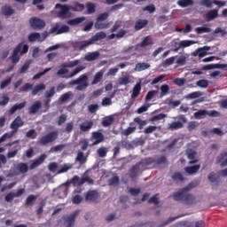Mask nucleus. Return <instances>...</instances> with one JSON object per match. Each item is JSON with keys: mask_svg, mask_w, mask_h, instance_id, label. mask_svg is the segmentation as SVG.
Listing matches in <instances>:
<instances>
[{"mask_svg": "<svg viewBox=\"0 0 227 227\" xmlns=\"http://www.w3.org/2000/svg\"><path fill=\"white\" fill-rule=\"evenodd\" d=\"M200 185V180L191 182L186 187L181 189L179 192L173 194L175 201H184L185 205H192L194 203V197L189 193L191 189L198 187Z\"/></svg>", "mask_w": 227, "mask_h": 227, "instance_id": "nucleus-1", "label": "nucleus"}, {"mask_svg": "<svg viewBox=\"0 0 227 227\" xmlns=\"http://www.w3.org/2000/svg\"><path fill=\"white\" fill-rule=\"evenodd\" d=\"M107 37V34L106 32H98L96 33L92 37H90V40L85 41H75L73 43V47L76 51H84L87 47H90V45H93L95 42H98L100 40H104V38Z\"/></svg>", "mask_w": 227, "mask_h": 227, "instance_id": "nucleus-2", "label": "nucleus"}, {"mask_svg": "<svg viewBox=\"0 0 227 227\" xmlns=\"http://www.w3.org/2000/svg\"><path fill=\"white\" fill-rule=\"evenodd\" d=\"M155 160L153 158H145L139 162L136 163L130 169H129V178H136L137 174L139 173V169H150V166L154 163Z\"/></svg>", "mask_w": 227, "mask_h": 227, "instance_id": "nucleus-3", "label": "nucleus"}, {"mask_svg": "<svg viewBox=\"0 0 227 227\" xmlns=\"http://www.w3.org/2000/svg\"><path fill=\"white\" fill-rule=\"evenodd\" d=\"M29 51V46L27 44H24V43H20L13 50L12 55L11 57L12 62L16 64L20 61V57H19V54L20 56L24 54H27Z\"/></svg>", "mask_w": 227, "mask_h": 227, "instance_id": "nucleus-4", "label": "nucleus"}, {"mask_svg": "<svg viewBox=\"0 0 227 227\" xmlns=\"http://www.w3.org/2000/svg\"><path fill=\"white\" fill-rule=\"evenodd\" d=\"M55 9L59 10L57 12L58 19L65 20V19H68V13H70V10H72V5L56 4Z\"/></svg>", "mask_w": 227, "mask_h": 227, "instance_id": "nucleus-5", "label": "nucleus"}, {"mask_svg": "<svg viewBox=\"0 0 227 227\" xmlns=\"http://www.w3.org/2000/svg\"><path fill=\"white\" fill-rule=\"evenodd\" d=\"M194 43H196V42L191 41V40H183L180 43L176 41H173L171 43L172 48L170 49V51L172 52H178L180 49H185V47H191V45H194Z\"/></svg>", "mask_w": 227, "mask_h": 227, "instance_id": "nucleus-6", "label": "nucleus"}, {"mask_svg": "<svg viewBox=\"0 0 227 227\" xmlns=\"http://www.w3.org/2000/svg\"><path fill=\"white\" fill-rule=\"evenodd\" d=\"M70 84L73 86L77 84L76 90L78 91H82L84 90L85 88L89 86L88 75L86 74L81 75L78 79L71 81Z\"/></svg>", "mask_w": 227, "mask_h": 227, "instance_id": "nucleus-7", "label": "nucleus"}, {"mask_svg": "<svg viewBox=\"0 0 227 227\" xmlns=\"http://www.w3.org/2000/svg\"><path fill=\"white\" fill-rule=\"evenodd\" d=\"M58 139V131H51L43 136L39 139V144L42 146H45V145H49V143H54Z\"/></svg>", "mask_w": 227, "mask_h": 227, "instance_id": "nucleus-8", "label": "nucleus"}, {"mask_svg": "<svg viewBox=\"0 0 227 227\" xmlns=\"http://www.w3.org/2000/svg\"><path fill=\"white\" fill-rule=\"evenodd\" d=\"M24 126V121H22V118H20V116H17L14 121L11 123V129H12V136H13V134H17V132H19V129H20V127Z\"/></svg>", "mask_w": 227, "mask_h": 227, "instance_id": "nucleus-9", "label": "nucleus"}, {"mask_svg": "<svg viewBox=\"0 0 227 227\" xmlns=\"http://www.w3.org/2000/svg\"><path fill=\"white\" fill-rule=\"evenodd\" d=\"M26 192V190L24 188H21L20 190L17 191V192H9L5 195V201H7V203H12V201H13V198H20V196H22V194H24Z\"/></svg>", "mask_w": 227, "mask_h": 227, "instance_id": "nucleus-10", "label": "nucleus"}, {"mask_svg": "<svg viewBox=\"0 0 227 227\" xmlns=\"http://www.w3.org/2000/svg\"><path fill=\"white\" fill-rule=\"evenodd\" d=\"M98 198H100V194L96 190L89 191L85 195V200L90 203H97Z\"/></svg>", "mask_w": 227, "mask_h": 227, "instance_id": "nucleus-11", "label": "nucleus"}, {"mask_svg": "<svg viewBox=\"0 0 227 227\" xmlns=\"http://www.w3.org/2000/svg\"><path fill=\"white\" fill-rule=\"evenodd\" d=\"M29 23L33 29H43V27H45V21L40 18H31Z\"/></svg>", "mask_w": 227, "mask_h": 227, "instance_id": "nucleus-12", "label": "nucleus"}, {"mask_svg": "<svg viewBox=\"0 0 227 227\" xmlns=\"http://www.w3.org/2000/svg\"><path fill=\"white\" fill-rule=\"evenodd\" d=\"M50 31L51 33H55L56 35H63V33H68V31H70V27L67 25H62L59 27V24H56L51 28Z\"/></svg>", "mask_w": 227, "mask_h": 227, "instance_id": "nucleus-13", "label": "nucleus"}, {"mask_svg": "<svg viewBox=\"0 0 227 227\" xmlns=\"http://www.w3.org/2000/svg\"><path fill=\"white\" fill-rule=\"evenodd\" d=\"M186 157L190 160L189 164H196L198 162V153L192 149L186 151Z\"/></svg>", "mask_w": 227, "mask_h": 227, "instance_id": "nucleus-14", "label": "nucleus"}, {"mask_svg": "<svg viewBox=\"0 0 227 227\" xmlns=\"http://www.w3.org/2000/svg\"><path fill=\"white\" fill-rule=\"evenodd\" d=\"M45 159H47V155L45 153L41 154L39 158L35 159L31 164H30V169H35V168H38L41 164H43Z\"/></svg>", "mask_w": 227, "mask_h": 227, "instance_id": "nucleus-15", "label": "nucleus"}, {"mask_svg": "<svg viewBox=\"0 0 227 227\" xmlns=\"http://www.w3.org/2000/svg\"><path fill=\"white\" fill-rule=\"evenodd\" d=\"M80 130L81 132H90L93 128V121H87L80 124Z\"/></svg>", "mask_w": 227, "mask_h": 227, "instance_id": "nucleus-16", "label": "nucleus"}, {"mask_svg": "<svg viewBox=\"0 0 227 227\" xmlns=\"http://www.w3.org/2000/svg\"><path fill=\"white\" fill-rule=\"evenodd\" d=\"M42 109V103L40 101H35L29 108V114H36Z\"/></svg>", "mask_w": 227, "mask_h": 227, "instance_id": "nucleus-17", "label": "nucleus"}, {"mask_svg": "<svg viewBox=\"0 0 227 227\" xmlns=\"http://www.w3.org/2000/svg\"><path fill=\"white\" fill-rule=\"evenodd\" d=\"M98 58H100V52L93 51L87 53L84 59L85 61H96V59H98Z\"/></svg>", "mask_w": 227, "mask_h": 227, "instance_id": "nucleus-18", "label": "nucleus"}, {"mask_svg": "<svg viewBox=\"0 0 227 227\" xmlns=\"http://www.w3.org/2000/svg\"><path fill=\"white\" fill-rule=\"evenodd\" d=\"M201 168V165H193V166H188L184 168L185 173L188 175H194L195 173H198L200 171V168Z\"/></svg>", "mask_w": 227, "mask_h": 227, "instance_id": "nucleus-19", "label": "nucleus"}, {"mask_svg": "<svg viewBox=\"0 0 227 227\" xmlns=\"http://www.w3.org/2000/svg\"><path fill=\"white\" fill-rule=\"evenodd\" d=\"M92 137L95 139L93 142L94 145H97L104 141V134L98 131L92 132Z\"/></svg>", "mask_w": 227, "mask_h": 227, "instance_id": "nucleus-20", "label": "nucleus"}, {"mask_svg": "<svg viewBox=\"0 0 227 227\" xmlns=\"http://www.w3.org/2000/svg\"><path fill=\"white\" fill-rule=\"evenodd\" d=\"M217 17H219V11L217 9L211 10L206 14V19L207 22H210V20H214V19H217Z\"/></svg>", "mask_w": 227, "mask_h": 227, "instance_id": "nucleus-21", "label": "nucleus"}, {"mask_svg": "<svg viewBox=\"0 0 227 227\" xmlns=\"http://www.w3.org/2000/svg\"><path fill=\"white\" fill-rule=\"evenodd\" d=\"M148 26V21L147 20H138L135 23V31H141L143 27H146Z\"/></svg>", "mask_w": 227, "mask_h": 227, "instance_id": "nucleus-22", "label": "nucleus"}, {"mask_svg": "<svg viewBox=\"0 0 227 227\" xmlns=\"http://www.w3.org/2000/svg\"><path fill=\"white\" fill-rule=\"evenodd\" d=\"M226 157H227V153H222L216 158V162L218 164H221V166L223 168H224V166H227V158Z\"/></svg>", "mask_w": 227, "mask_h": 227, "instance_id": "nucleus-23", "label": "nucleus"}, {"mask_svg": "<svg viewBox=\"0 0 227 227\" xmlns=\"http://www.w3.org/2000/svg\"><path fill=\"white\" fill-rule=\"evenodd\" d=\"M80 212L81 211L79 209H76L70 215L67 216V222L68 223L69 225L74 226V223H75V218L79 215Z\"/></svg>", "mask_w": 227, "mask_h": 227, "instance_id": "nucleus-24", "label": "nucleus"}, {"mask_svg": "<svg viewBox=\"0 0 227 227\" xmlns=\"http://www.w3.org/2000/svg\"><path fill=\"white\" fill-rule=\"evenodd\" d=\"M87 161H88V158L84 156V153L79 151L75 158V162H79V164L82 166V164H86Z\"/></svg>", "mask_w": 227, "mask_h": 227, "instance_id": "nucleus-25", "label": "nucleus"}, {"mask_svg": "<svg viewBox=\"0 0 227 227\" xmlns=\"http://www.w3.org/2000/svg\"><path fill=\"white\" fill-rule=\"evenodd\" d=\"M141 93V82H137L134 87L131 93V98H137Z\"/></svg>", "mask_w": 227, "mask_h": 227, "instance_id": "nucleus-26", "label": "nucleus"}, {"mask_svg": "<svg viewBox=\"0 0 227 227\" xmlns=\"http://www.w3.org/2000/svg\"><path fill=\"white\" fill-rule=\"evenodd\" d=\"M150 64L145 62H139L136 64L135 72H143V70H148Z\"/></svg>", "mask_w": 227, "mask_h": 227, "instance_id": "nucleus-27", "label": "nucleus"}, {"mask_svg": "<svg viewBox=\"0 0 227 227\" xmlns=\"http://www.w3.org/2000/svg\"><path fill=\"white\" fill-rule=\"evenodd\" d=\"M207 179L209 182H211V184L221 182V176H219V175H217L215 172H210L207 176Z\"/></svg>", "mask_w": 227, "mask_h": 227, "instance_id": "nucleus-28", "label": "nucleus"}, {"mask_svg": "<svg viewBox=\"0 0 227 227\" xmlns=\"http://www.w3.org/2000/svg\"><path fill=\"white\" fill-rule=\"evenodd\" d=\"M24 107H26V101L12 106L10 109V114H14V113H17V111H20V109H24Z\"/></svg>", "mask_w": 227, "mask_h": 227, "instance_id": "nucleus-29", "label": "nucleus"}, {"mask_svg": "<svg viewBox=\"0 0 227 227\" xmlns=\"http://www.w3.org/2000/svg\"><path fill=\"white\" fill-rule=\"evenodd\" d=\"M84 20H86L85 17H79V18H74L73 20H69L67 21V24L69 26H77L79 24H82V22H84Z\"/></svg>", "mask_w": 227, "mask_h": 227, "instance_id": "nucleus-30", "label": "nucleus"}, {"mask_svg": "<svg viewBox=\"0 0 227 227\" xmlns=\"http://www.w3.org/2000/svg\"><path fill=\"white\" fill-rule=\"evenodd\" d=\"M2 12L5 17H10L15 13V10H13L10 5H4L2 7Z\"/></svg>", "mask_w": 227, "mask_h": 227, "instance_id": "nucleus-31", "label": "nucleus"}, {"mask_svg": "<svg viewBox=\"0 0 227 227\" xmlns=\"http://www.w3.org/2000/svg\"><path fill=\"white\" fill-rule=\"evenodd\" d=\"M94 26L96 29H107V27H109V22H104V21L96 20Z\"/></svg>", "mask_w": 227, "mask_h": 227, "instance_id": "nucleus-32", "label": "nucleus"}, {"mask_svg": "<svg viewBox=\"0 0 227 227\" xmlns=\"http://www.w3.org/2000/svg\"><path fill=\"white\" fill-rule=\"evenodd\" d=\"M118 84L119 86H127L128 84H130V77L129 75L120 77L118 79Z\"/></svg>", "mask_w": 227, "mask_h": 227, "instance_id": "nucleus-33", "label": "nucleus"}, {"mask_svg": "<svg viewBox=\"0 0 227 227\" xmlns=\"http://www.w3.org/2000/svg\"><path fill=\"white\" fill-rule=\"evenodd\" d=\"M168 129L170 130H178L180 129H184V123L180 122V121H174V122H171L169 125H168Z\"/></svg>", "mask_w": 227, "mask_h": 227, "instance_id": "nucleus-34", "label": "nucleus"}, {"mask_svg": "<svg viewBox=\"0 0 227 227\" xmlns=\"http://www.w3.org/2000/svg\"><path fill=\"white\" fill-rule=\"evenodd\" d=\"M178 6H181V8H187V6H192L194 4L193 0H179L177 1Z\"/></svg>", "mask_w": 227, "mask_h": 227, "instance_id": "nucleus-35", "label": "nucleus"}, {"mask_svg": "<svg viewBox=\"0 0 227 227\" xmlns=\"http://www.w3.org/2000/svg\"><path fill=\"white\" fill-rule=\"evenodd\" d=\"M153 41L152 40V37L150 35H147L145 37V39L139 43L140 47H148V45H153Z\"/></svg>", "mask_w": 227, "mask_h": 227, "instance_id": "nucleus-36", "label": "nucleus"}, {"mask_svg": "<svg viewBox=\"0 0 227 227\" xmlns=\"http://www.w3.org/2000/svg\"><path fill=\"white\" fill-rule=\"evenodd\" d=\"M113 123H114V117H112V116L106 117L102 121L103 127H111V125H113Z\"/></svg>", "mask_w": 227, "mask_h": 227, "instance_id": "nucleus-37", "label": "nucleus"}, {"mask_svg": "<svg viewBox=\"0 0 227 227\" xmlns=\"http://www.w3.org/2000/svg\"><path fill=\"white\" fill-rule=\"evenodd\" d=\"M43 90H45V85L43 83H39L34 87L32 95H38V93H40V91H43Z\"/></svg>", "mask_w": 227, "mask_h": 227, "instance_id": "nucleus-38", "label": "nucleus"}, {"mask_svg": "<svg viewBox=\"0 0 227 227\" xmlns=\"http://www.w3.org/2000/svg\"><path fill=\"white\" fill-rule=\"evenodd\" d=\"M102 77H104V73L102 71L96 73L91 84H93V85L98 84V82H100L102 81Z\"/></svg>", "mask_w": 227, "mask_h": 227, "instance_id": "nucleus-39", "label": "nucleus"}, {"mask_svg": "<svg viewBox=\"0 0 227 227\" xmlns=\"http://www.w3.org/2000/svg\"><path fill=\"white\" fill-rule=\"evenodd\" d=\"M197 35H203V33H211L212 28L207 27H199L195 28Z\"/></svg>", "mask_w": 227, "mask_h": 227, "instance_id": "nucleus-40", "label": "nucleus"}, {"mask_svg": "<svg viewBox=\"0 0 227 227\" xmlns=\"http://www.w3.org/2000/svg\"><path fill=\"white\" fill-rule=\"evenodd\" d=\"M208 114V111L207 110H199L198 112L194 113V118L195 120H201L203 116H207Z\"/></svg>", "mask_w": 227, "mask_h": 227, "instance_id": "nucleus-41", "label": "nucleus"}, {"mask_svg": "<svg viewBox=\"0 0 227 227\" xmlns=\"http://www.w3.org/2000/svg\"><path fill=\"white\" fill-rule=\"evenodd\" d=\"M208 54L207 51H204L203 48H198L195 51H193V56H199V58H205Z\"/></svg>", "mask_w": 227, "mask_h": 227, "instance_id": "nucleus-42", "label": "nucleus"}, {"mask_svg": "<svg viewBox=\"0 0 227 227\" xmlns=\"http://www.w3.org/2000/svg\"><path fill=\"white\" fill-rule=\"evenodd\" d=\"M134 121H135V123L138 124L139 130H143V129H145V127H146V121H143L139 117H136L134 119Z\"/></svg>", "mask_w": 227, "mask_h": 227, "instance_id": "nucleus-43", "label": "nucleus"}, {"mask_svg": "<svg viewBox=\"0 0 227 227\" xmlns=\"http://www.w3.org/2000/svg\"><path fill=\"white\" fill-rule=\"evenodd\" d=\"M17 169L20 173H27V171H29V167L26 163H19L17 165Z\"/></svg>", "mask_w": 227, "mask_h": 227, "instance_id": "nucleus-44", "label": "nucleus"}, {"mask_svg": "<svg viewBox=\"0 0 227 227\" xmlns=\"http://www.w3.org/2000/svg\"><path fill=\"white\" fill-rule=\"evenodd\" d=\"M160 98H162V97H166L168 93H169V85L164 84L160 86Z\"/></svg>", "mask_w": 227, "mask_h": 227, "instance_id": "nucleus-45", "label": "nucleus"}, {"mask_svg": "<svg viewBox=\"0 0 227 227\" xmlns=\"http://www.w3.org/2000/svg\"><path fill=\"white\" fill-rule=\"evenodd\" d=\"M175 59H176V57H170L168 59H166L162 62V67H164L165 68L168 67H171V65H173V63H175Z\"/></svg>", "mask_w": 227, "mask_h": 227, "instance_id": "nucleus-46", "label": "nucleus"}, {"mask_svg": "<svg viewBox=\"0 0 227 227\" xmlns=\"http://www.w3.org/2000/svg\"><path fill=\"white\" fill-rule=\"evenodd\" d=\"M71 10L72 12H82L84 10V4L75 2L74 6H71Z\"/></svg>", "mask_w": 227, "mask_h": 227, "instance_id": "nucleus-47", "label": "nucleus"}, {"mask_svg": "<svg viewBox=\"0 0 227 227\" xmlns=\"http://www.w3.org/2000/svg\"><path fill=\"white\" fill-rule=\"evenodd\" d=\"M97 10V5H95V4L89 2L87 4V13H89V15H90L91 13H95Z\"/></svg>", "mask_w": 227, "mask_h": 227, "instance_id": "nucleus-48", "label": "nucleus"}, {"mask_svg": "<svg viewBox=\"0 0 227 227\" xmlns=\"http://www.w3.org/2000/svg\"><path fill=\"white\" fill-rule=\"evenodd\" d=\"M89 184V185H92V184H94V181L91 177L90 176H83L81 178L80 181V185H84V184Z\"/></svg>", "mask_w": 227, "mask_h": 227, "instance_id": "nucleus-49", "label": "nucleus"}, {"mask_svg": "<svg viewBox=\"0 0 227 227\" xmlns=\"http://www.w3.org/2000/svg\"><path fill=\"white\" fill-rule=\"evenodd\" d=\"M40 33H36V32H34V33H31L29 35H28V41L29 42H36V40H40Z\"/></svg>", "mask_w": 227, "mask_h": 227, "instance_id": "nucleus-50", "label": "nucleus"}, {"mask_svg": "<svg viewBox=\"0 0 227 227\" xmlns=\"http://www.w3.org/2000/svg\"><path fill=\"white\" fill-rule=\"evenodd\" d=\"M159 93V90H150L147 92L146 96H145V102H149V100H152V98H153V97Z\"/></svg>", "mask_w": 227, "mask_h": 227, "instance_id": "nucleus-51", "label": "nucleus"}, {"mask_svg": "<svg viewBox=\"0 0 227 227\" xmlns=\"http://www.w3.org/2000/svg\"><path fill=\"white\" fill-rule=\"evenodd\" d=\"M12 84V77H8L7 79L4 80L0 84V89L4 90V88H8Z\"/></svg>", "mask_w": 227, "mask_h": 227, "instance_id": "nucleus-52", "label": "nucleus"}, {"mask_svg": "<svg viewBox=\"0 0 227 227\" xmlns=\"http://www.w3.org/2000/svg\"><path fill=\"white\" fill-rule=\"evenodd\" d=\"M136 132V127H129L121 132L122 136H130Z\"/></svg>", "mask_w": 227, "mask_h": 227, "instance_id": "nucleus-53", "label": "nucleus"}, {"mask_svg": "<svg viewBox=\"0 0 227 227\" xmlns=\"http://www.w3.org/2000/svg\"><path fill=\"white\" fill-rule=\"evenodd\" d=\"M70 97H72V92L71 91L66 92L60 96L59 102H67V100H68Z\"/></svg>", "mask_w": 227, "mask_h": 227, "instance_id": "nucleus-54", "label": "nucleus"}, {"mask_svg": "<svg viewBox=\"0 0 227 227\" xmlns=\"http://www.w3.org/2000/svg\"><path fill=\"white\" fill-rule=\"evenodd\" d=\"M171 177L175 181L179 180L180 182H184V175L181 172H175Z\"/></svg>", "mask_w": 227, "mask_h": 227, "instance_id": "nucleus-55", "label": "nucleus"}, {"mask_svg": "<svg viewBox=\"0 0 227 227\" xmlns=\"http://www.w3.org/2000/svg\"><path fill=\"white\" fill-rule=\"evenodd\" d=\"M196 85L199 86V88H208V80H199Z\"/></svg>", "mask_w": 227, "mask_h": 227, "instance_id": "nucleus-56", "label": "nucleus"}, {"mask_svg": "<svg viewBox=\"0 0 227 227\" xmlns=\"http://www.w3.org/2000/svg\"><path fill=\"white\" fill-rule=\"evenodd\" d=\"M187 80L185 78H176L173 82L176 84V86H184Z\"/></svg>", "mask_w": 227, "mask_h": 227, "instance_id": "nucleus-57", "label": "nucleus"}, {"mask_svg": "<svg viewBox=\"0 0 227 227\" xmlns=\"http://www.w3.org/2000/svg\"><path fill=\"white\" fill-rule=\"evenodd\" d=\"M200 97H201V92H200V91H195V92H192V93H190V94H188L186 97H185V98H188V99H192V98H200Z\"/></svg>", "mask_w": 227, "mask_h": 227, "instance_id": "nucleus-58", "label": "nucleus"}, {"mask_svg": "<svg viewBox=\"0 0 227 227\" xmlns=\"http://www.w3.org/2000/svg\"><path fill=\"white\" fill-rule=\"evenodd\" d=\"M35 200H36V196L31 194L27 198L25 204L27 205V207H29L33 205V201H35Z\"/></svg>", "mask_w": 227, "mask_h": 227, "instance_id": "nucleus-59", "label": "nucleus"}, {"mask_svg": "<svg viewBox=\"0 0 227 227\" xmlns=\"http://www.w3.org/2000/svg\"><path fill=\"white\" fill-rule=\"evenodd\" d=\"M107 19H109V13L108 12H103L100 13L96 20H99L101 22H104V20H107Z\"/></svg>", "mask_w": 227, "mask_h": 227, "instance_id": "nucleus-60", "label": "nucleus"}, {"mask_svg": "<svg viewBox=\"0 0 227 227\" xmlns=\"http://www.w3.org/2000/svg\"><path fill=\"white\" fill-rule=\"evenodd\" d=\"M201 6H206V8H212V4H214V1L212 0H201Z\"/></svg>", "mask_w": 227, "mask_h": 227, "instance_id": "nucleus-61", "label": "nucleus"}, {"mask_svg": "<svg viewBox=\"0 0 227 227\" xmlns=\"http://www.w3.org/2000/svg\"><path fill=\"white\" fill-rule=\"evenodd\" d=\"M70 166L64 164L60 167V168L57 171V175H61V173H67L68 169H70Z\"/></svg>", "mask_w": 227, "mask_h": 227, "instance_id": "nucleus-62", "label": "nucleus"}, {"mask_svg": "<svg viewBox=\"0 0 227 227\" xmlns=\"http://www.w3.org/2000/svg\"><path fill=\"white\" fill-rule=\"evenodd\" d=\"M88 110L91 113V114H93L98 111V106L97 104L89 105Z\"/></svg>", "mask_w": 227, "mask_h": 227, "instance_id": "nucleus-63", "label": "nucleus"}, {"mask_svg": "<svg viewBox=\"0 0 227 227\" xmlns=\"http://www.w3.org/2000/svg\"><path fill=\"white\" fill-rule=\"evenodd\" d=\"M154 162H156L157 164H168V158H166V156H160L157 159V160H154Z\"/></svg>", "mask_w": 227, "mask_h": 227, "instance_id": "nucleus-64", "label": "nucleus"}]
</instances>
